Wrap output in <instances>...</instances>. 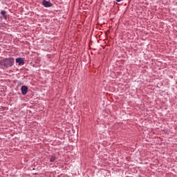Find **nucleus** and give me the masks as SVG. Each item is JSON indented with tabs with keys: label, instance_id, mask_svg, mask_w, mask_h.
I'll return each mask as SVG.
<instances>
[{
	"label": "nucleus",
	"instance_id": "5",
	"mask_svg": "<svg viewBox=\"0 0 177 177\" xmlns=\"http://www.w3.org/2000/svg\"><path fill=\"white\" fill-rule=\"evenodd\" d=\"M1 15L3 17V18L6 20L8 19V16L6 15V11L5 10H1Z\"/></svg>",
	"mask_w": 177,
	"mask_h": 177
},
{
	"label": "nucleus",
	"instance_id": "4",
	"mask_svg": "<svg viewBox=\"0 0 177 177\" xmlns=\"http://www.w3.org/2000/svg\"><path fill=\"white\" fill-rule=\"evenodd\" d=\"M16 63H19V66H24V59L21 57L17 58Z\"/></svg>",
	"mask_w": 177,
	"mask_h": 177
},
{
	"label": "nucleus",
	"instance_id": "1",
	"mask_svg": "<svg viewBox=\"0 0 177 177\" xmlns=\"http://www.w3.org/2000/svg\"><path fill=\"white\" fill-rule=\"evenodd\" d=\"M15 64V58L8 57L0 60V68L6 70Z\"/></svg>",
	"mask_w": 177,
	"mask_h": 177
},
{
	"label": "nucleus",
	"instance_id": "3",
	"mask_svg": "<svg viewBox=\"0 0 177 177\" xmlns=\"http://www.w3.org/2000/svg\"><path fill=\"white\" fill-rule=\"evenodd\" d=\"M42 5L45 8H50L52 6V3H50V1H48L46 0H43Z\"/></svg>",
	"mask_w": 177,
	"mask_h": 177
},
{
	"label": "nucleus",
	"instance_id": "7",
	"mask_svg": "<svg viewBox=\"0 0 177 177\" xmlns=\"http://www.w3.org/2000/svg\"><path fill=\"white\" fill-rule=\"evenodd\" d=\"M122 0H116L117 2H121Z\"/></svg>",
	"mask_w": 177,
	"mask_h": 177
},
{
	"label": "nucleus",
	"instance_id": "2",
	"mask_svg": "<svg viewBox=\"0 0 177 177\" xmlns=\"http://www.w3.org/2000/svg\"><path fill=\"white\" fill-rule=\"evenodd\" d=\"M21 91L22 95H27V93L28 92V87H27V86H22Z\"/></svg>",
	"mask_w": 177,
	"mask_h": 177
},
{
	"label": "nucleus",
	"instance_id": "6",
	"mask_svg": "<svg viewBox=\"0 0 177 177\" xmlns=\"http://www.w3.org/2000/svg\"><path fill=\"white\" fill-rule=\"evenodd\" d=\"M55 160H56V156H52L50 158V162H55Z\"/></svg>",
	"mask_w": 177,
	"mask_h": 177
}]
</instances>
